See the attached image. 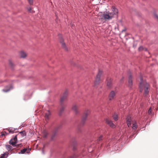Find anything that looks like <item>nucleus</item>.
<instances>
[{"mask_svg": "<svg viewBox=\"0 0 158 158\" xmlns=\"http://www.w3.org/2000/svg\"><path fill=\"white\" fill-rule=\"evenodd\" d=\"M31 98V96L29 95V94H26L25 95L23 98V100L26 101L29 99Z\"/></svg>", "mask_w": 158, "mask_h": 158, "instance_id": "5701e85b", "label": "nucleus"}, {"mask_svg": "<svg viewBox=\"0 0 158 158\" xmlns=\"http://www.w3.org/2000/svg\"><path fill=\"white\" fill-rule=\"evenodd\" d=\"M79 156L78 154L74 153L69 156V158H77Z\"/></svg>", "mask_w": 158, "mask_h": 158, "instance_id": "b1692460", "label": "nucleus"}, {"mask_svg": "<svg viewBox=\"0 0 158 158\" xmlns=\"http://www.w3.org/2000/svg\"><path fill=\"white\" fill-rule=\"evenodd\" d=\"M72 110L74 111L76 114H77L78 113V107L76 105H75L73 106Z\"/></svg>", "mask_w": 158, "mask_h": 158, "instance_id": "dca6fc26", "label": "nucleus"}, {"mask_svg": "<svg viewBox=\"0 0 158 158\" xmlns=\"http://www.w3.org/2000/svg\"><path fill=\"white\" fill-rule=\"evenodd\" d=\"M111 10L112 12H110L111 13H112L113 14V17L114 15H116L118 13V9L116 8L115 6H112L111 8Z\"/></svg>", "mask_w": 158, "mask_h": 158, "instance_id": "f8f14e48", "label": "nucleus"}, {"mask_svg": "<svg viewBox=\"0 0 158 158\" xmlns=\"http://www.w3.org/2000/svg\"><path fill=\"white\" fill-rule=\"evenodd\" d=\"M154 16H155V17H156V18H157L158 19V15L157 14H155Z\"/></svg>", "mask_w": 158, "mask_h": 158, "instance_id": "58836bf2", "label": "nucleus"}, {"mask_svg": "<svg viewBox=\"0 0 158 158\" xmlns=\"http://www.w3.org/2000/svg\"><path fill=\"white\" fill-rule=\"evenodd\" d=\"M31 150V148H29L28 149L27 148H24L22 150H21V152H19V154H23L26 152L27 153H28L30 152V151Z\"/></svg>", "mask_w": 158, "mask_h": 158, "instance_id": "9b49d317", "label": "nucleus"}, {"mask_svg": "<svg viewBox=\"0 0 158 158\" xmlns=\"http://www.w3.org/2000/svg\"><path fill=\"white\" fill-rule=\"evenodd\" d=\"M100 16L102 19L106 21L110 20L113 17L112 14L107 12L103 13L102 14L100 15Z\"/></svg>", "mask_w": 158, "mask_h": 158, "instance_id": "7ed1b4c3", "label": "nucleus"}, {"mask_svg": "<svg viewBox=\"0 0 158 158\" xmlns=\"http://www.w3.org/2000/svg\"><path fill=\"white\" fill-rule=\"evenodd\" d=\"M20 57L22 58H25L27 56L26 54L23 51H21L20 52Z\"/></svg>", "mask_w": 158, "mask_h": 158, "instance_id": "412c9836", "label": "nucleus"}, {"mask_svg": "<svg viewBox=\"0 0 158 158\" xmlns=\"http://www.w3.org/2000/svg\"><path fill=\"white\" fill-rule=\"evenodd\" d=\"M100 80L99 79H98V80H96V81H95V83H97V84H98V83H99V81Z\"/></svg>", "mask_w": 158, "mask_h": 158, "instance_id": "e433bc0d", "label": "nucleus"}, {"mask_svg": "<svg viewBox=\"0 0 158 158\" xmlns=\"http://www.w3.org/2000/svg\"><path fill=\"white\" fill-rule=\"evenodd\" d=\"M106 83L108 88H111L112 87L113 83L111 80H106Z\"/></svg>", "mask_w": 158, "mask_h": 158, "instance_id": "6e6552de", "label": "nucleus"}, {"mask_svg": "<svg viewBox=\"0 0 158 158\" xmlns=\"http://www.w3.org/2000/svg\"><path fill=\"white\" fill-rule=\"evenodd\" d=\"M19 133L21 134V135L23 137H24L26 136V132L25 131H21L19 132Z\"/></svg>", "mask_w": 158, "mask_h": 158, "instance_id": "cd10ccee", "label": "nucleus"}, {"mask_svg": "<svg viewBox=\"0 0 158 158\" xmlns=\"http://www.w3.org/2000/svg\"><path fill=\"white\" fill-rule=\"evenodd\" d=\"M137 127V126L136 123H134L133 124L132 128L133 129H135Z\"/></svg>", "mask_w": 158, "mask_h": 158, "instance_id": "c756f323", "label": "nucleus"}, {"mask_svg": "<svg viewBox=\"0 0 158 158\" xmlns=\"http://www.w3.org/2000/svg\"><path fill=\"white\" fill-rule=\"evenodd\" d=\"M48 133L46 130L44 131L43 132V137L44 138H46L48 137Z\"/></svg>", "mask_w": 158, "mask_h": 158, "instance_id": "4be33fe9", "label": "nucleus"}, {"mask_svg": "<svg viewBox=\"0 0 158 158\" xmlns=\"http://www.w3.org/2000/svg\"><path fill=\"white\" fill-rule=\"evenodd\" d=\"M106 122L107 124H108L111 127H113L115 126L112 122L108 119H106Z\"/></svg>", "mask_w": 158, "mask_h": 158, "instance_id": "ddd939ff", "label": "nucleus"}, {"mask_svg": "<svg viewBox=\"0 0 158 158\" xmlns=\"http://www.w3.org/2000/svg\"><path fill=\"white\" fill-rule=\"evenodd\" d=\"M68 92L67 90H66L64 92L63 96L60 99V105L61 108L59 112V115H61L62 112L64 110L65 106L64 104V101L65 100L68 95Z\"/></svg>", "mask_w": 158, "mask_h": 158, "instance_id": "f03ea898", "label": "nucleus"}, {"mask_svg": "<svg viewBox=\"0 0 158 158\" xmlns=\"http://www.w3.org/2000/svg\"><path fill=\"white\" fill-rule=\"evenodd\" d=\"M143 49V48L142 46L139 47L138 48V50L139 51L142 50Z\"/></svg>", "mask_w": 158, "mask_h": 158, "instance_id": "f704fd0d", "label": "nucleus"}, {"mask_svg": "<svg viewBox=\"0 0 158 158\" xmlns=\"http://www.w3.org/2000/svg\"><path fill=\"white\" fill-rule=\"evenodd\" d=\"M102 71L101 70H99L98 73L97 75V79H100L101 76L102 74Z\"/></svg>", "mask_w": 158, "mask_h": 158, "instance_id": "a211bd4d", "label": "nucleus"}, {"mask_svg": "<svg viewBox=\"0 0 158 158\" xmlns=\"http://www.w3.org/2000/svg\"><path fill=\"white\" fill-rule=\"evenodd\" d=\"M4 135H5V134H3V133H2L1 135V136H3Z\"/></svg>", "mask_w": 158, "mask_h": 158, "instance_id": "a19ab883", "label": "nucleus"}, {"mask_svg": "<svg viewBox=\"0 0 158 158\" xmlns=\"http://www.w3.org/2000/svg\"><path fill=\"white\" fill-rule=\"evenodd\" d=\"M58 36L59 37V40L60 43L61 44L62 47L65 50L67 51L68 50V48L66 46L64 42V40L62 38L61 35L59 34L58 35Z\"/></svg>", "mask_w": 158, "mask_h": 158, "instance_id": "39448f33", "label": "nucleus"}, {"mask_svg": "<svg viewBox=\"0 0 158 158\" xmlns=\"http://www.w3.org/2000/svg\"><path fill=\"white\" fill-rule=\"evenodd\" d=\"M12 139L15 141H16V142H18V140H17V135H16L14 136V138H13Z\"/></svg>", "mask_w": 158, "mask_h": 158, "instance_id": "2f4dec72", "label": "nucleus"}, {"mask_svg": "<svg viewBox=\"0 0 158 158\" xmlns=\"http://www.w3.org/2000/svg\"><path fill=\"white\" fill-rule=\"evenodd\" d=\"M28 10L29 12H31V7H29L28 8Z\"/></svg>", "mask_w": 158, "mask_h": 158, "instance_id": "4c0bfd02", "label": "nucleus"}, {"mask_svg": "<svg viewBox=\"0 0 158 158\" xmlns=\"http://www.w3.org/2000/svg\"><path fill=\"white\" fill-rule=\"evenodd\" d=\"M89 111L88 110L86 112H85L82 116L80 124L78 126V129L79 131L81 132V130L80 129V127L83 126L87 119V116L89 114Z\"/></svg>", "mask_w": 158, "mask_h": 158, "instance_id": "20e7f679", "label": "nucleus"}, {"mask_svg": "<svg viewBox=\"0 0 158 158\" xmlns=\"http://www.w3.org/2000/svg\"><path fill=\"white\" fill-rule=\"evenodd\" d=\"M13 86L12 85H9L6 86L5 88L2 89L3 91L6 93L13 89Z\"/></svg>", "mask_w": 158, "mask_h": 158, "instance_id": "0eeeda50", "label": "nucleus"}, {"mask_svg": "<svg viewBox=\"0 0 158 158\" xmlns=\"http://www.w3.org/2000/svg\"><path fill=\"white\" fill-rule=\"evenodd\" d=\"M143 78L141 76H140V79H143Z\"/></svg>", "mask_w": 158, "mask_h": 158, "instance_id": "37998d69", "label": "nucleus"}, {"mask_svg": "<svg viewBox=\"0 0 158 158\" xmlns=\"http://www.w3.org/2000/svg\"><path fill=\"white\" fill-rule=\"evenodd\" d=\"M102 139H103V136L102 135H101L98 138V139L97 140H96L97 142L98 143H99L102 140Z\"/></svg>", "mask_w": 158, "mask_h": 158, "instance_id": "bb28decb", "label": "nucleus"}, {"mask_svg": "<svg viewBox=\"0 0 158 158\" xmlns=\"http://www.w3.org/2000/svg\"><path fill=\"white\" fill-rule=\"evenodd\" d=\"M15 145L16 146H15V147H16L17 148H19V147H21L22 146L21 144H15Z\"/></svg>", "mask_w": 158, "mask_h": 158, "instance_id": "473e14b6", "label": "nucleus"}, {"mask_svg": "<svg viewBox=\"0 0 158 158\" xmlns=\"http://www.w3.org/2000/svg\"><path fill=\"white\" fill-rule=\"evenodd\" d=\"M116 95V93L114 90H112L110 92L108 95L109 100L111 101L114 99V98Z\"/></svg>", "mask_w": 158, "mask_h": 158, "instance_id": "423d86ee", "label": "nucleus"}, {"mask_svg": "<svg viewBox=\"0 0 158 158\" xmlns=\"http://www.w3.org/2000/svg\"><path fill=\"white\" fill-rule=\"evenodd\" d=\"M128 86L130 88L131 87L132 85V80H128Z\"/></svg>", "mask_w": 158, "mask_h": 158, "instance_id": "a878e982", "label": "nucleus"}, {"mask_svg": "<svg viewBox=\"0 0 158 158\" xmlns=\"http://www.w3.org/2000/svg\"><path fill=\"white\" fill-rule=\"evenodd\" d=\"M139 85L140 92H142L144 90V94L145 96L147 95L149 93L150 90V85L144 80H140Z\"/></svg>", "mask_w": 158, "mask_h": 158, "instance_id": "f257e3e1", "label": "nucleus"}, {"mask_svg": "<svg viewBox=\"0 0 158 158\" xmlns=\"http://www.w3.org/2000/svg\"><path fill=\"white\" fill-rule=\"evenodd\" d=\"M5 146L6 150L8 151V152L10 151H12L13 149L12 147L10 145L6 144Z\"/></svg>", "mask_w": 158, "mask_h": 158, "instance_id": "2eb2a0df", "label": "nucleus"}, {"mask_svg": "<svg viewBox=\"0 0 158 158\" xmlns=\"http://www.w3.org/2000/svg\"><path fill=\"white\" fill-rule=\"evenodd\" d=\"M3 82V81H0V83H1V82Z\"/></svg>", "mask_w": 158, "mask_h": 158, "instance_id": "a18cd8bd", "label": "nucleus"}, {"mask_svg": "<svg viewBox=\"0 0 158 158\" xmlns=\"http://www.w3.org/2000/svg\"><path fill=\"white\" fill-rule=\"evenodd\" d=\"M59 128H56L55 130L53 131L51 137V140L52 141L54 139L56 135L57 131Z\"/></svg>", "mask_w": 158, "mask_h": 158, "instance_id": "9d476101", "label": "nucleus"}, {"mask_svg": "<svg viewBox=\"0 0 158 158\" xmlns=\"http://www.w3.org/2000/svg\"><path fill=\"white\" fill-rule=\"evenodd\" d=\"M126 123L128 127H129L131 125V117L130 115H128L126 118Z\"/></svg>", "mask_w": 158, "mask_h": 158, "instance_id": "1a4fd4ad", "label": "nucleus"}, {"mask_svg": "<svg viewBox=\"0 0 158 158\" xmlns=\"http://www.w3.org/2000/svg\"><path fill=\"white\" fill-rule=\"evenodd\" d=\"M131 78H132L131 76V75H130L129 79H131Z\"/></svg>", "mask_w": 158, "mask_h": 158, "instance_id": "79ce46f5", "label": "nucleus"}, {"mask_svg": "<svg viewBox=\"0 0 158 158\" xmlns=\"http://www.w3.org/2000/svg\"><path fill=\"white\" fill-rule=\"evenodd\" d=\"M145 50L146 51H147V49L145 48Z\"/></svg>", "mask_w": 158, "mask_h": 158, "instance_id": "c03bdc74", "label": "nucleus"}, {"mask_svg": "<svg viewBox=\"0 0 158 158\" xmlns=\"http://www.w3.org/2000/svg\"><path fill=\"white\" fill-rule=\"evenodd\" d=\"M51 115V113L49 110H48L47 112L45 114V117L47 119H49V116Z\"/></svg>", "mask_w": 158, "mask_h": 158, "instance_id": "aec40b11", "label": "nucleus"}, {"mask_svg": "<svg viewBox=\"0 0 158 158\" xmlns=\"http://www.w3.org/2000/svg\"><path fill=\"white\" fill-rule=\"evenodd\" d=\"M14 140L12 138L11 139L9 142V143L13 147H15L16 145L15 144L17 143V142L13 141Z\"/></svg>", "mask_w": 158, "mask_h": 158, "instance_id": "4468645a", "label": "nucleus"}, {"mask_svg": "<svg viewBox=\"0 0 158 158\" xmlns=\"http://www.w3.org/2000/svg\"><path fill=\"white\" fill-rule=\"evenodd\" d=\"M9 64L11 68H13L14 65L11 60L9 61Z\"/></svg>", "mask_w": 158, "mask_h": 158, "instance_id": "7c9ffc66", "label": "nucleus"}, {"mask_svg": "<svg viewBox=\"0 0 158 158\" xmlns=\"http://www.w3.org/2000/svg\"><path fill=\"white\" fill-rule=\"evenodd\" d=\"M42 153L43 154H45V153H44V150L43 149L42 150Z\"/></svg>", "mask_w": 158, "mask_h": 158, "instance_id": "ea45409f", "label": "nucleus"}, {"mask_svg": "<svg viewBox=\"0 0 158 158\" xmlns=\"http://www.w3.org/2000/svg\"><path fill=\"white\" fill-rule=\"evenodd\" d=\"M8 152H4L3 154H2L0 158H7L8 156Z\"/></svg>", "mask_w": 158, "mask_h": 158, "instance_id": "f3484780", "label": "nucleus"}, {"mask_svg": "<svg viewBox=\"0 0 158 158\" xmlns=\"http://www.w3.org/2000/svg\"><path fill=\"white\" fill-rule=\"evenodd\" d=\"M113 117L114 120L117 121L118 120V117L117 114L115 113L113 115Z\"/></svg>", "mask_w": 158, "mask_h": 158, "instance_id": "393cba45", "label": "nucleus"}, {"mask_svg": "<svg viewBox=\"0 0 158 158\" xmlns=\"http://www.w3.org/2000/svg\"><path fill=\"white\" fill-rule=\"evenodd\" d=\"M77 143V142L75 141H74L72 145L73 146V150L74 151L76 150V148L75 146V145Z\"/></svg>", "mask_w": 158, "mask_h": 158, "instance_id": "c85d7f7f", "label": "nucleus"}, {"mask_svg": "<svg viewBox=\"0 0 158 158\" xmlns=\"http://www.w3.org/2000/svg\"><path fill=\"white\" fill-rule=\"evenodd\" d=\"M16 129L17 130V129L14 128L13 127H10L8 129V131L10 133H14Z\"/></svg>", "mask_w": 158, "mask_h": 158, "instance_id": "6ab92c4d", "label": "nucleus"}, {"mask_svg": "<svg viewBox=\"0 0 158 158\" xmlns=\"http://www.w3.org/2000/svg\"><path fill=\"white\" fill-rule=\"evenodd\" d=\"M29 3L30 4H32L33 3V0H28Z\"/></svg>", "mask_w": 158, "mask_h": 158, "instance_id": "c9c22d12", "label": "nucleus"}, {"mask_svg": "<svg viewBox=\"0 0 158 158\" xmlns=\"http://www.w3.org/2000/svg\"><path fill=\"white\" fill-rule=\"evenodd\" d=\"M152 112V108L151 107L148 110V113L149 114H151Z\"/></svg>", "mask_w": 158, "mask_h": 158, "instance_id": "72a5a7b5", "label": "nucleus"}]
</instances>
